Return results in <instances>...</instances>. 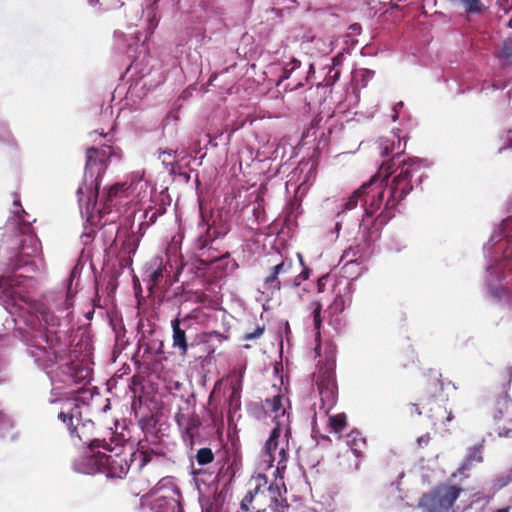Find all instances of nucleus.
<instances>
[{"label": "nucleus", "instance_id": "nucleus-33", "mask_svg": "<svg viewBox=\"0 0 512 512\" xmlns=\"http://www.w3.org/2000/svg\"><path fill=\"white\" fill-rule=\"evenodd\" d=\"M510 402L506 397L499 398L494 407L493 417L496 420L503 418L504 413L507 412Z\"/></svg>", "mask_w": 512, "mask_h": 512}, {"label": "nucleus", "instance_id": "nucleus-2", "mask_svg": "<svg viewBox=\"0 0 512 512\" xmlns=\"http://www.w3.org/2000/svg\"><path fill=\"white\" fill-rule=\"evenodd\" d=\"M394 158L381 164L376 175L382 178L383 182L388 176L395 173L390 183L385 184V188L389 189V195L385 201L384 209L377 219L381 223L394 217V210L398 204L413 190L412 178L414 176L422 177L423 161L419 158H409L402 160L393 170Z\"/></svg>", "mask_w": 512, "mask_h": 512}, {"label": "nucleus", "instance_id": "nucleus-55", "mask_svg": "<svg viewBox=\"0 0 512 512\" xmlns=\"http://www.w3.org/2000/svg\"><path fill=\"white\" fill-rule=\"evenodd\" d=\"M14 205H15V206H19V207H20V206H21V205H20V201H19V200H14Z\"/></svg>", "mask_w": 512, "mask_h": 512}, {"label": "nucleus", "instance_id": "nucleus-31", "mask_svg": "<svg viewBox=\"0 0 512 512\" xmlns=\"http://www.w3.org/2000/svg\"><path fill=\"white\" fill-rule=\"evenodd\" d=\"M245 373V366L234 368L230 373L229 377L231 379V389L232 390H240L242 391L243 387V377Z\"/></svg>", "mask_w": 512, "mask_h": 512}, {"label": "nucleus", "instance_id": "nucleus-23", "mask_svg": "<svg viewBox=\"0 0 512 512\" xmlns=\"http://www.w3.org/2000/svg\"><path fill=\"white\" fill-rule=\"evenodd\" d=\"M164 455L162 453H158L154 451L153 449H146V450H137L135 452L130 453V461H138V468L142 469L144 466L152 462L153 460H159L163 458Z\"/></svg>", "mask_w": 512, "mask_h": 512}, {"label": "nucleus", "instance_id": "nucleus-47", "mask_svg": "<svg viewBox=\"0 0 512 512\" xmlns=\"http://www.w3.org/2000/svg\"><path fill=\"white\" fill-rule=\"evenodd\" d=\"M299 277L301 278V280L305 281L309 278V275H310V269L305 267L301 273L298 274Z\"/></svg>", "mask_w": 512, "mask_h": 512}, {"label": "nucleus", "instance_id": "nucleus-32", "mask_svg": "<svg viewBox=\"0 0 512 512\" xmlns=\"http://www.w3.org/2000/svg\"><path fill=\"white\" fill-rule=\"evenodd\" d=\"M346 304L347 300L342 295L337 294L327 311L330 315L337 316L344 311Z\"/></svg>", "mask_w": 512, "mask_h": 512}, {"label": "nucleus", "instance_id": "nucleus-54", "mask_svg": "<svg viewBox=\"0 0 512 512\" xmlns=\"http://www.w3.org/2000/svg\"><path fill=\"white\" fill-rule=\"evenodd\" d=\"M58 418H59L60 420L64 421V412H63V411H61V412H59V413H58Z\"/></svg>", "mask_w": 512, "mask_h": 512}, {"label": "nucleus", "instance_id": "nucleus-15", "mask_svg": "<svg viewBox=\"0 0 512 512\" xmlns=\"http://www.w3.org/2000/svg\"><path fill=\"white\" fill-rule=\"evenodd\" d=\"M100 183L94 178L91 179L84 176L83 182L76 190L77 201L79 207L85 208L87 212L92 211L97 204Z\"/></svg>", "mask_w": 512, "mask_h": 512}, {"label": "nucleus", "instance_id": "nucleus-21", "mask_svg": "<svg viewBox=\"0 0 512 512\" xmlns=\"http://www.w3.org/2000/svg\"><path fill=\"white\" fill-rule=\"evenodd\" d=\"M262 406L266 414H275V424L278 420H281L284 412V417L287 419V427H289V415L286 413V409L283 406V396L281 394L274 395L272 398H267L263 402Z\"/></svg>", "mask_w": 512, "mask_h": 512}, {"label": "nucleus", "instance_id": "nucleus-39", "mask_svg": "<svg viewBox=\"0 0 512 512\" xmlns=\"http://www.w3.org/2000/svg\"><path fill=\"white\" fill-rule=\"evenodd\" d=\"M165 267L159 266L149 275V282L151 283V287L159 285L161 279L164 276Z\"/></svg>", "mask_w": 512, "mask_h": 512}, {"label": "nucleus", "instance_id": "nucleus-35", "mask_svg": "<svg viewBox=\"0 0 512 512\" xmlns=\"http://www.w3.org/2000/svg\"><path fill=\"white\" fill-rule=\"evenodd\" d=\"M196 461L199 465H207L213 462L214 454L210 448H201L196 453Z\"/></svg>", "mask_w": 512, "mask_h": 512}, {"label": "nucleus", "instance_id": "nucleus-1", "mask_svg": "<svg viewBox=\"0 0 512 512\" xmlns=\"http://www.w3.org/2000/svg\"><path fill=\"white\" fill-rule=\"evenodd\" d=\"M92 344L84 331L76 333L66 354V426L72 441V448L95 444L100 446V439L94 438V422L82 420L80 403L89 393L86 385L90 382Z\"/></svg>", "mask_w": 512, "mask_h": 512}, {"label": "nucleus", "instance_id": "nucleus-16", "mask_svg": "<svg viewBox=\"0 0 512 512\" xmlns=\"http://www.w3.org/2000/svg\"><path fill=\"white\" fill-rule=\"evenodd\" d=\"M193 317L186 315L183 318L177 316L171 321L172 327V346L178 349L180 355L185 356L188 352V343L186 332L192 327Z\"/></svg>", "mask_w": 512, "mask_h": 512}, {"label": "nucleus", "instance_id": "nucleus-53", "mask_svg": "<svg viewBox=\"0 0 512 512\" xmlns=\"http://www.w3.org/2000/svg\"><path fill=\"white\" fill-rule=\"evenodd\" d=\"M65 305H66V310L69 309V306H70V302H69V297H68V294L66 293V302H65Z\"/></svg>", "mask_w": 512, "mask_h": 512}, {"label": "nucleus", "instance_id": "nucleus-44", "mask_svg": "<svg viewBox=\"0 0 512 512\" xmlns=\"http://www.w3.org/2000/svg\"><path fill=\"white\" fill-rule=\"evenodd\" d=\"M213 337L216 338L219 342H223L226 339V336H224L223 334L217 331H211L205 334L206 339L204 340V342H209V340Z\"/></svg>", "mask_w": 512, "mask_h": 512}, {"label": "nucleus", "instance_id": "nucleus-12", "mask_svg": "<svg viewBox=\"0 0 512 512\" xmlns=\"http://www.w3.org/2000/svg\"><path fill=\"white\" fill-rule=\"evenodd\" d=\"M175 421L181 430L184 443L187 447L193 448L200 438L202 422L189 401H186L184 406L179 407L175 415Z\"/></svg>", "mask_w": 512, "mask_h": 512}, {"label": "nucleus", "instance_id": "nucleus-27", "mask_svg": "<svg viewBox=\"0 0 512 512\" xmlns=\"http://www.w3.org/2000/svg\"><path fill=\"white\" fill-rule=\"evenodd\" d=\"M348 426L345 413L330 415L328 418V427L331 433L341 434Z\"/></svg>", "mask_w": 512, "mask_h": 512}, {"label": "nucleus", "instance_id": "nucleus-29", "mask_svg": "<svg viewBox=\"0 0 512 512\" xmlns=\"http://www.w3.org/2000/svg\"><path fill=\"white\" fill-rule=\"evenodd\" d=\"M126 441L127 440L123 435L111 433L109 441L106 439L100 440V448L112 452L118 448H122Z\"/></svg>", "mask_w": 512, "mask_h": 512}, {"label": "nucleus", "instance_id": "nucleus-18", "mask_svg": "<svg viewBox=\"0 0 512 512\" xmlns=\"http://www.w3.org/2000/svg\"><path fill=\"white\" fill-rule=\"evenodd\" d=\"M131 185L127 182L115 183L104 190L102 196L103 213H110L114 208L119 206L123 200L129 197Z\"/></svg>", "mask_w": 512, "mask_h": 512}, {"label": "nucleus", "instance_id": "nucleus-14", "mask_svg": "<svg viewBox=\"0 0 512 512\" xmlns=\"http://www.w3.org/2000/svg\"><path fill=\"white\" fill-rule=\"evenodd\" d=\"M293 269V261L291 259H282L280 262L271 265L267 274L263 278V293L273 296L282 288L281 277H285Z\"/></svg>", "mask_w": 512, "mask_h": 512}, {"label": "nucleus", "instance_id": "nucleus-28", "mask_svg": "<svg viewBox=\"0 0 512 512\" xmlns=\"http://www.w3.org/2000/svg\"><path fill=\"white\" fill-rule=\"evenodd\" d=\"M495 56L501 61L502 66L512 64V37L503 41L501 48L495 51Z\"/></svg>", "mask_w": 512, "mask_h": 512}, {"label": "nucleus", "instance_id": "nucleus-4", "mask_svg": "<svg viewBox=\"0 0 512 512\" xmlns=\"http://www.w3.org/2000/svg\"><path fill=\"white\" fill-rule=\"evenodd\" d=\"M240 508L245 512H286L287 500L282 497L277 485L269 483L267 476L258 474L248 482V490L243 497Z\"/></svg>", "mask_w": 512, "mask_h": 512}, {"label": "nucleus", "instance_id": "nucleus-52", "mask_svg": "<svg viewBox=\"0 0 512 512\" xmlns=\"http://www.w3.org/2000/svg\"><path fill=\"white\" fill-rule=\"evenodd\" d=\"M322 287H323V284H322V278H320V279L318 280V290H319V292H321V291H322Z\"/></svg>", "mask_w": 512, "mask_h": 512}, {"label": "nucleus", "instance_id": "nucleus-26", "mask_svg": "<svg viewBox=\"0 0 512 512\" xmlns=\"http://www.w3.org/2000/svg\"><path fill=\"white\" fill-rule=\"evenodd\" d=\"M395 138L396 136L393 135L391 138H384L382 139L381 143H380V146H379V149H380V154L381 156H388L392 153H394L396 147H395ZM397 142H398V145H397V152L395 153V156L393 157L394 159L395 158H399L400 157V154L402 153V150H401V140L399 137H397Z\"/></svg>", "mask_w": 512, "mask_h": 512}, {"label": "nucleus", "instance_id": "nucleus-51", "mask_svg": "<svg viewBox=\"0 0 512 512\" xmlns=\"http://www.w3.org/2000/svg\"><path fill=\"white\" fill-rule=\"evenodd\" d=\"M509 510H510V507H504V508L496 510L495 512H509Z\"/></svg>", "mask_w": 512, "mask_h": 512}, {"label": "nucleus", "instance_id": "nucleus-9", "mask_svg": "<svg viewBox=\"0 0 512 512\" xmlns=\"http://www.w3.org/2000/svg\"><path fill=\"white\" fill-rule=\"evenodd\" d=\"M36 320H32L30 325L33 329L45 328L46 341L49 343V349L52 351L55 361L61 360L63 357L60 319L45 307L41 306L36 310Z\"/></svg>", "mask_w": 512, "mask_h": 512}, {"label": "nucleus", "instance_id": "nucleus-43", "mask_svg": "<svg viewBox=\"0 0 512 512\" xmlns=\"http://www.w3.org/2000/svg\"><path fill=\"white\" fill-rule=\"evenodd\" d=\"M264 331H265L264 325L257 326L253 332L245 333L243 336V339L247 340V341L257 339L263 335Z\"/></svg>", "mask_w": 512, "mask_h": 512}, {"label": "nucleus", "instance_id": "nucleus-19", "mask_svg": "<svg viewBox=\"0 0 512 512\" xmlns=\"http://www.w3.org/2000/svg\"><path fill=\"white\" fill-rule=\"evenodd\" d=\"M376 182L373 186L365 189L363 198V207L366 217H372L383 205L385 187L383 186V180H379L378 175Z\"/></svg>", "mask_w": 512, "mask_h": 512}, {"label": "nucleus", "instance_id": "nucleus-13", "mask_svg": "<svg viewBox=\"0 0 512 512\" xmlns=\"http://www.w3.org/2000/svg\"><path fill=\"white\" fill-rule=\"evenodd\" d=\"M202 232L198 235L194 242V249L198 252L201 262L208 265L218 261H222L225 257L212 247L213 242L217 238L216 232H211V227L201 224Z\"/></svg>", "mask_w": 512, "mask_h": 512}, {"label": "nucleus", "instance_id": "nucleus-7", "mask_svg": "<svg viewBox=\"0 0 512 512\" xmlns=\"http://www.w3.org/2000/svg\"><path fill=\"white\" fill-rule=\"evenodd\" d=\"M123 152L118 146L102 145L86 149V164L84 176L95 179L100 183L108 166L112 162H120Z\"/></svg>", "mask_w": 512, "mask_h": 512}, {"label": "nucleus", "instance_id": "nucleus-56", "mask_svg": "<svg viewBox=\"0 0 512 512\" xmlns=\"http://www.w3.org/2000/svg\"><path fill=\"white\" fill-rule=\"evenodd\" d=\"M214 351H215V350H214V348H210V349L208 350V355H211L212 353H214Z\"/></svg>", "mask_w": 512, "mask_h": 512}, {"label": "nucleus", "instance_id": "nucleus-25", "mask_svg": "<svg viewBox=\"0 0 512 512\" xmlns=\"http://www.w3.org/2000/svg\"><path fill=\"white\" fill-rule=\"evenodd\" d=\"M346 443L357 458L362 456L363 449L366 447V439L361 432L356 429L352 430L346 436Z\"/></svg>", "mask_w": 512, "mask_h": 512}, {"label": "nucleus", "instance_id": "nucleus-20", "mask_svg": "<svg viewBox=\"0 0 512 512\" xmlns=\"http://www.w3.org/2000/svg\"><path fill=\"white\" fill-rule=\"evenodd\" d=\"M140 243V239L138 236L135 235L134 232L128 233L124 240L122 241L120 250H119V258L120 263L123 266H128L132 263V255L135 254V252L138 249Z\"/></svg>", "mask_w": 512, "mask_h": 512}, {"label": "nucleus", "instance_id": "nucleus-24", "mask_svg": "<svg viewBox=\"0 0 512 512\" xmlns=\"http://www.w3.org/2000/svg\"><path fill=\"white\" fill-rule=\"evenodd\" d=\"M376 182V177L372 176L371 179L364 183L359 189L355 190L351 196L344 202L343 211H349L357 207L358 202H363L365 189L370 188Z\"/></svg>", "mask_w": 512, "mask_h": 512}, {"label": "nucleus", "instance_id": "nucleus-42", "mask_svg": "<svg viewBox=\"0 0 512 512\" xmlns=\"http://www.w3.org/2000/svg\"><path fill=\"white\" fill-rule=\"evenodd\" d=\"M240 399H241V391L240 390H232L229 397V405L233 407L235 410L240 407Z\"/></svg>", "mask_w": 512, "mask_h": 512}, {"label": "nucleus", "instance_id": "nucleus-59", "mask_svg": "<svg viewBox=\"0 0 512 512\" xmlns=\"http://www.w3.org/2000/svg\"><path fill=\"white\" fill-rule=\"evenodd\" d=\"M21 212H22L23 214H26V212H25V210H24L23 208H21Z\"/></svg>", "mask_w": 512, "mask_h": 512}, {"label": "nucleus", "instance_id": "nucleus-41", "mask_svg": "<svg viewBox=\"0 0 512 512\" xmlns=\"http://www.w3.org/2000/svg\"><path fill=\"white\" fill-rule=\"evenodd\" d=\"M301 62L297 59H292L283 69V78H288L290 74L297 68H299Z\"/></svg>", "mask_w": 512, "mask_h": 512}, {"label": "nucleus", "instance_id": "nucleus-6", "mask_svg": "<svg viewBox=\"0 0 512 512\" xmlns=\"http://www.w3.org/2000/svg\"><path fill=\"white\" fill-rule=\"evenodd\" d=\"M336 360L334 357L319 362L313 380L320 396L319 410L328 415L338 399V385L336 380Z\"/></svg>", "mask_w": 512, "mask_h": 512}, {"label": "nucleus", "instance_id": "nucleus-30", "mask_svg": "<svg viewBox=\"0 0 512 512\" xmlns=\"http://www.w3.org/2000/svg\"><path fill=\"white\" fill-rule=\"evenodd\" d=\"M363 254H364V247L360 244H357V245L350 246L349 248H347L344 251L342 258L347 259V264L348 263H361L362 259H363Z\"/></svg>", "mask_w": 512, "mask_h": 512}, {"label": "nucleus", "instance_id": "nucleus-8", "mask_svg": "<svg viewBox=\"0 0 512 512\" xmlns=\"http://www.w3.org/2000/svg\"><path fill=\"white\" fill-rule=\"evenodd\" d=\"M291 434L290 427H287V419L284 414L281 420H278L272 429L268 440L265 443L266 461L273 463L277 460V471L280 472L286 468L288 453V437Z\"/></svg>", "mask_w": 512, "mask_h": 512}, {"label": "nucleus", "instance_id": "nucleus-46", "mask_svg": "<svg viewBox=\"0 0 512 512\" xmlns=\"http://www.w3.org/2000/svg\"><path fill=\"white\" fill-rule=\"evenodd\" d=\"M417 441H418V444L420 446L427 445L429 443V441H430V435L429 434H425V435L419 437Z\"/></svg>", "mask_w": 512, "mask_h": 512}, {"label": "nucleus", "instance_id": "nucleus-10", "mask_svg": "<svg viewBox=\"0 0 512 512\" xmlns=\"http://www.w3.org/2000/svg\"><path fill=\"white\" fill-rule=\"evenodd\" d=\"M462 492L456 485H438L421 497L420 506L425 512H449Z\"/></svg>", "mask_w": 512, "mask_h": 512}, {"label": "nucleus", "instance_id": "nucleus-17", "mask_svg": "<svg viewBox=\"0 0 512 512\" xmlns=\"http://www.w3.org/2000/svg\"><path fill=\"white\" fill-rule=\"evenodd\" d=\"M132 463L130 455L127 456L123 452H116L115 455L105 454L101 472L106 473L108 477L121 479L127 475Z\"/></svg>", "mask_w": 512, "mask_h": 512}, {"label": "nucleus", "instance_id": "nucleus-3", "mask_svg": "<svg viewBox=\"0 0 512 512\" xmlns=\"http://www.w3.org/2000/svg\"><path fill=\"white\" fill-rule=\"evenodd\" d=\"M16 217L8 223L13 226V235H5L3 242L16 250V255L11 258L9 266L12 270L26 268L28 272H35L37 265L35 258L41 253V243L33 231L29 220L15 211Z\"/></svg>", "mask_w": 512, "mask_h": 512}, {"label": "nucleus", "instance_id": "nucleus-40", "mask_svg": "<svg viewBox=\"0 0 512 512\" xmlns=\"http://www.w3.org/2000/svg\"><path fill=\"white\" fill-rule=\"evenodd\" d=\"M465 11L467 13H481L486 10L487 7L484 6L483 2H464Z\"/></svg>", "mask_w": 512, "mask_h": 512}, {"label": "nucleus", "instance_id": "nucleus-36", "mask_svg": "<svg viewBox=\"0 0 512 512\" xmlns=\"http://www.w3.org/2000/svg\"><path fill=\"white\" fill-rule=\"evenodd\" d=\"M165 213V208L160 206L158 208H149L145 211V223L147 226L154 224L157 219Z\"/></svg>", "mask_w": 512, "mask_h": 512}, {"label": "nucleus", "instance_id": "nucleus-48", "mask_svg": "<svg viewBox=\"0 0 512 512\" xmlns=\"http://www.w3.org/2000/svg\"><path fill=\"white\" fill-rule=\"evenodd\" d=\"M311 409L313 410V416H312V426H313V430L315 429V426L317 424L316 422V418H317V412H316V403H314L311 407Z\"/></svg>", "mask_w": 512, "mask_h": 512}, {"label": "nucleus", "instance_id": "nucleus-45", "mask_svg": "<svg viewBox=\"0 0 512 512\" xmlns=\"http://www.w3.org/2000/svg\"><path fill=\"white\" fill-rule=\"evenodd\" d=\"M303 280H301V278L299 277V275H297L293 281H290V280H285L284 279V282H283V285L284 286H291V287H297L301 284Z\"/></svg>", "mask_w": 512, "mask_h": 512}, {"label": "nucleus", "instance_id": "nucleus-22", "mask_svg": "<svg viewBox=\"0 0 512 512\" xmlns=\"http://www.w3.org/2000/svg\"><path fill=\"white\" fill-rule=\"evenodd\" d=\"M474 462H483L482 445H475L469 448L464 462L455 472L451 474V478H456L458 475L464 474L465 471H469L472 468Z\"/></svg>", "mask_w": 512, "mask_h": 512}, {"label": "nucleus", "instance_id": "nucleus-38", "mask_svg": "<svg viewBox=\"0 0 512 512\" xmlns=\"http://www.w3.org/2000/svg\"><path fill=\"white\" fill-rule=\"evenodd\" d=\"M155 4H156V2H153L146 8L148 16L150 17L148 20L149 21L148 29H149L150 33H153V30L156 28V26L158 24V20L155 17V10H156Z\"/></svg>", "mask_w": 512, "mask_h": 512}, {"label": "nucleus", "instance_id": "nucleus-34", "mask_svg": "<svg viewBox=\"0 0 512 512\" xmlns=\"http://www.w3.org/2000/svg\"><path fill=\"white\" fill-rule=\"evenodd\" d=\"M310 308L312 309L314 328L319 333L321 325H322V318H321L322 304L319 301H314L310 304Z\"/></svg>", "mask_w": 512, "mask_h": 512}, {"label": "nucleus", "instance_id": "nucleus-11", "mask_svg": "<svg viewBox=\"0 0 512 512\" xmlns=\"http://www.w3.org/2000/svg\"><path fill=\"white\" fill-rule=\"evenodd\" d=\"M100 446L87 444L71 448L72 468L79 473L95 474L103 469L105 454L96 451Z\"/></svg>", "mask_w": 512, "mask_h": 512}, {"label": "nucleus", "instance_id": "nucleus-57", "mask_svg": "<svg viewBox=\"0 0 512 512\" xmlns=\"http://www.w3.org/2000/svg\"><path fill=\"white\" fill-rule=\"evenodd\" d=\"M96 132L98 133V131H96ZM99 134H100L101 136H106V133H104V131H103V130H102V131H100V132H99Z\"/></svg>", "mask_w": 512, "mask_h": 512}, {"label": "nucleus", "instance_id": "nucleus-58", "mask_svg": "<svg viewBox=\"0 0 512 512\" xmlns=\"http://www.w3.org/2000/svg\"><path fill=\"white\" fill-rule=\"evenodd\" d=\"M299 259H300L301 264L303 265L304 264L303 263V258H302V256L300 254H299Z\"/></svg>", "mask_w": 512, "mask_h": 512}, {"label": "nucleus", "instance_id": "nucleus-49", "mask_svg": "<svg viewBox=\"0 0 512 512\" xmlns=\"http://www.w3.org/2000/svg\"><path fill=\"white\" fill-rule=\"evenodd\" d=\"M350 29H352L354 32L361 29V26L359 24H353L350 26Z\"/></svg>", "mask_w": 512, "mask_h": 512}, {"label": "nucleus", "instance_id": "nucleus-5", "mask_svg": "<svg viewBox=\"0 0 512 512\" xmlns=\"http://www.w3.org/2000/svg\"><path fill=\"white\" fill-rule=\"evenodd\" d=\"M444 400V383L441 380V374L438 371L430 370L425 375L418 403L414 404L418 414H422L419 409L425 410L427 416L432 420L434 425L441 424L447 425L453 419V413L451 410L439 403Z\"/></svg>", "mask_w": 512, "mask_h": 512}, {"label": "nucleus", "instance_id": "nucleus-37", "mask_svg": "<svg viewBox=\"0 0 512 512\" xmlns=\"http://www.w3.org/2000/svg\"><path fill=\"white\" fill-rule=\"evenodd\" d=\"M176 150L166 149L160 150L158 158L162 161V163L166 166L172 165L176 158Z\"/></svg>", "mask_w": 512, "mask_h": 512}, {"label": "nucleus", "instance_id": "nucleus-50", "mask_svg": "<svg viewBox=\"0 0 512 512\" xmlns=\"http://www.w3.org/2000/svg\"><path fill=\"white\" fill-rule=\"evenodd\" d=\"M340 76V71L336 70L333 74V76H331L333 78V81H336Z\"/></svg>", "mask_w": 512, "mask_h": 512}]
</instances>
